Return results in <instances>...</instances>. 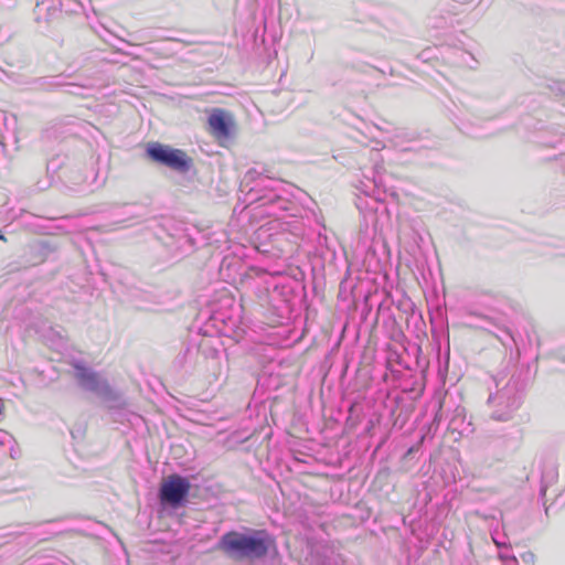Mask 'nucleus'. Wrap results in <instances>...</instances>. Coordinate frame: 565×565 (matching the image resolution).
<instances>
[{"label": "nucleus", "mask_w": 565, "mask_h": 565, "mask_svg": "<svg viewBox=\"0 0 565 565\" xmlns=\"http://www.w3.org/2000/svg\"><path fill=\"white\" fill-rule=\"evenodd\" d=\"M209 125L216 137H230L232 120L224 111L216 109L212 113L209 117Z\"/></svg>", "instance_id": "7"}, {"label": "nucleus", "mask_w": 565, "mask_h": 565, "mask_svg": "<svg viewBox=\"0 0 565 565\" xmlns=\"http://www.w3.org/2000/svg\"><path fill=\"white\" fill-rule=\"evenodd\" d=\"M146 154L153 162L179 173H188L193 167V160L185 151L160 142H149Z\"/></svg>", "instance_id": "4"}, {"label": "nucleus", "mask_w": 565, "mask_h": 565, "mask_svg": "<svg viewBox=\"0 0 565 565\" xmlns=\"http://www.w3.org/2000/svg\"><path fill=\"white\" fill-rule=\"evenodd\" d=\"M54 85H55V86H61V85H62V83H61V82H58V81H56V82L54 83Z\"/></svg>", "instance_id": "16"}, {"label": "nucleus", "mask_w": 565, "mask_h": 565, "mask_svg": "<svg viewBox=\"0 0 565 565\" xmlns=\"http://www.w3.org/2000/svg\"><path fill=\"white\" fill-rule=\"evenodd\" d=\"M274 545L275 540L266 530L255 529L226 532L217 542V548L228 558L249 563L267 557Z\"/></svg>", "instance_id": "1"}, {"label": "nucleus", "mask_w": 565, "mask_h": 565, "mask_svg": "<svg viewBox=\"0 0 565 565\" xmlns=\"http://www.w3.org/2000/svg\"><path fill=\"white\" fill-rule=\"evenodd\" d=\"M480 319L479 323H475L473 326L483 330H489V327L492 324V321L483 316L478 317Z\"/></svg>", "instance_id": "12"}, {"label": "nucleus", "mask_w": 565, "mask_h": 565, "mask_svg": "<svg viewBox=\"0 0 565 565\" xmlns=\"http://www.w3.org/2000/svg\"><path fill=\"white\" fill-rule=\"evenodd\" d=\"M58 6L66 13H77L83 8L78 0H60Z\"/></svg>", "instance_id": "10"}, {"label": "nucleus", "mask_w": 565, "mask_h": 565, "mask_svg": "<svg viewBox=\"0 0 565 565\" xmlns=\"http://www.w3.org/2000/svg\"><path fill=\"white\" fill-rule=\"evenodd\" d=\"M190 489L188 478L172 473L161 482L158 498L162 505L179 509L185 504Z\"/></svg>", "instance_id": "5"}, {"label": "nucleus", "mask_w": 565, "mask_h": 565, "mask_svg": "<svg viewBox=\"0 0 565 565\" xmlns=\"http://www.w3.org/2000/svg\"><path fill=\"white\" fill-rule=\"evenodd\" d=\"M499 385L500 382L497 383V392L490 394L488 403L493 408L491 417L495 420L507 422L521 405L523 384L520 375L513 374L503 386L499 387Z\"/></svg>", "instance_id": "3"}, {"label": "nucleus", "mask_w": 565, "mask_h": 565, "mask_svg": "<svg viewBox=\"0 0 565 565\" xmlns=\"http://www.w3.org/2000/svg\"><path fill=\"white\" fill-rule=\"evenodd\" d=\"M499 556L505 563V565H519L514 556L508 555L505 553H500Z\"/></svg>", "instance_id": "13"}, {"label": "nucleus", "mask_w": 565, "mask_h": 565, "mask_svg": "<svg viewBox=\"0 0 565 565\" xmlns=\"http://www.w3.org/2000/svg\"><path fill=\"white\" fill-rule=\"evenodd\" d=\"M280 185L281 182L279 180H275L268 177L260 178L257 186L259 188V191H266V193L256 198L255 200L262 201V205H271L273 213H276L277 211H287L289 201L278 193Z\"/></svg>", "instance_id": "6"}, {"label": "nucleus", "mask_w": 565, "mask_h": 565, "mask_svg": "<svg viewBox=\"0 0 565 565\" xmlns=\"http://www.w3.org/2000/svg\"><path fill=\"white\" fill-rule=\"evenodd\" d=\"M14 443V439L12 435L4 430H0V446H9L10 447V457L15 458V454L13 451L12 445Z\"/></svg>", "instance_id": "11"}, {"label": "nucleus", "mask_w": 565, "mask_h": 565, "mask_svg": "<svg viewBox=\"0 0 565 565\" xmlns=\"http://www.w3.org/2000/svg\"><path fill=\"white\" fill-rule=\"evenodd\" d=\"M414 450H415V447H411V448L408 449L407 454L409 455V454H412Z\"/></svg>", "instance_id": "15"}, {"label": "nucleus", "mask_w": 565, "mask_h": 565, "mask_svg": "<svg viewBox=\"0 0 565 565\" xmlns=\"http://www.w3.org/2000/svg\"><path fill=\"white\" fill-rule=\"evenodd\" d=\"M74 367L75 379L82 388L95 393L108 404V408L111 411H124L127 408L128 403L126 399L118 392L114 391L107 380L99 373L81 363H75Z\"/></svg>", "instance_id": "2"}, {"label": "nucleus", "mask_w": 565, "mask_h": 565, "mask_svg": "<svg viewBox=\"0 0 565 565\" xmlns=\"http://www.w3.org/2000/svg\"><path fill=\"white\" fill-rule=\"evenodd\" d=\"M58 1L60 0H43L41 2H36L34 9L35 21L38 23H49L61 10H63L60 8Z\"/></svg>", "instance_id": "8"}, {"label": "nucleus", "mask_w": 565, "mask_h": 565, "mask_svg": "<svg viewBox=\"0 0 565 565\" xmlns=\"http://www.w3.org/2000/svg\"><path fill=\"white\" fill-rule=\"evenodd\" d=\"M440 10L434 9L429 15L430 23L434 28L441 29L451 25L452 21L449 15L439 14Z\"/></svg>", "instance_id": "9"}, {"label": "nucleus", "mask_w": 565, "mask_h": 565, "mask_svg": "<svg viewBox=\"0 0 565 565\" xmlns=\"http://www.w3.org/2000/svg\"><path fill=\"white\" fill-rule=\"evenodd\" d=\"M564 171H565V162H564Z\"/></svg>", "instance_id": "17"}, {"label": "nucleus", "mask_w": 565, "mask_h": 565, "mask_svg": "<svg viewBox=\"0 0 565 565\" xmlns=\"http://www.w3.org/2000/svg\"><path fill=\"white\" fill-rule=\"evenodd\" d=\"M0 239H1V241H4V242L7 241V239H6V237H4V235L2 234V231H1V230H0Z\"/></svg>", "instance_id": "14"}]
</instances>
